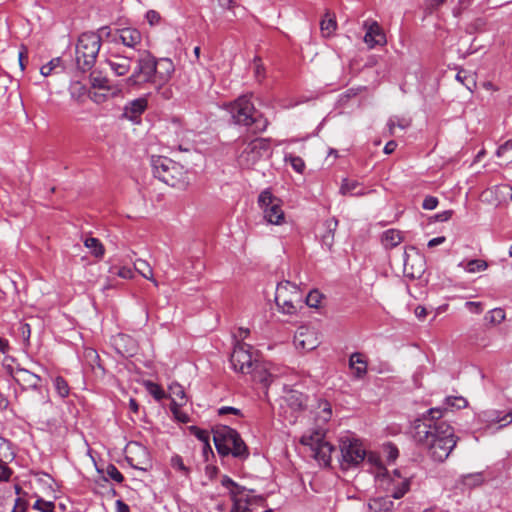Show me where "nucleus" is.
Wrapping results in <instances>:
<instances>
[{"label":"nucleus","instance_id":"aec40b11","mask_svg":"<svg viewBox=\"0 0 512 512\" xmlns=\"http://www.w3.org/2000/svg\"><path fill=\"white\" fill-rule=\"evenodd\" d=\"M118 40L126 47L136 49L142 42L141 32L133 27H125L115 31Z\"/></svg>","mask_w":512,"mask_h":512},{"label":"nucleus","instance_id":"b1692460","mask_svg":"<svg viewBox=\"0 0 512 512\" xmlns=\"http://www.w3.org/2000/svg\"><path fill=\"white\" fill-rule=\"evenodd\" d=\"M147 104L148 102L146 98L141 97L135 99L125 107V115L132 120L136 119L146 110Z\"/></svg>","mask_w":512,"mask_h":512},{"label":"nucleus","instance_id":"49530a36","mask_svg":"<svg viewBox=\"0 0 512 512\" xmlns=\"http://www.w3.org/2000/svg\"><path fill=\"white\" fill-rule=\"evenodd\" d=\"M106 474L117 483H121L124 480L122 473L113 464H109L106 468Z\"/></svg>","mask_w":512,"mask_h":512},{"label":"nucleus","instance_id":"c9c22d12","mask_svg":"<svg viewBox=\"0 0 512 512\" xmlns=\"http://www.w3.org/2000/svg\"><path fill=\"white\" fill-rule=\"evenodd\" d=\"M284 160L285 162L290 163L296 172L303 173L305 169V162L301 157L293 154H288L285 156Z\"/></svg>","mask_w":512,"mask_h":512},{"label":"nucleus","instance_id":"7c9ffc66","mask_svg":"<svg viewBox=\"0 0 512 512\" xmlns=\"http://www.w3.org/2000/svg\"><path fill=\"white\" fill-rule=\"evenodd\" d=\"M85 247H87L91 254L96 258H102L105 252L104 246L102 243L94 237L86 238L84 241Z\"/></svg>","mask_w":512,"mask_h":512},{"label":"nucleus","instance_id":"603ef678","mask_svg":"<svg viewBox=\"0 0 512 512\" xmlns=\"http://www.w3.org/2000/svg\"><path fill=\"white\" fill-rule=\"evenodd\" d=\"M28 508V502L22 497L18 496L14 500V506L10 512H26ZM2 512V511H0Z\"/></svg>","mask_w":512,"mask_h":512},{"label":"nucleus","instance_id":"2eb2a0df","mask_svg":"<svg viewBox=\"0 0 512 512\" xmlns=\"http://www.w3.org/2000/svg\"><path fill=\"white\" fill-rule=\"evenodd\" d=\"M249 374L254 382L260 383L264 388H268L276 377L273 365L259 361H255Z\"/></svg>","mask_w":512,"mask_h":512},{"label":"nucleus","instance_id":"774afa93","mask_svg":"<svg viewBox=\"0 0 512 512\" xmlns=\"http://www.w3.org/2000/svg\"><path fill=\"white\" fill-rule=\"evenodd\" d=\"M117 512H130L129 506L125 504L122 500L116 501Z\"/></svg>","mask_w":512,"mask_h":512},{"label":"nucleus","instance_id":"72a5a7b5","mask_svg":"<svg viewBox=\"0 0 512 512\" xmlns=\"http://www.w3.org/2000/svg\"><path fill=\"white\" fill-rule=\"evenodd\" d=\"M505 317H506V314L503 309L495 308L486 314L485 319L489 323H491L493 325H497V324L502 323L505 320Z\"/></svg>","mask_w":512,"mask_h":512},{"label":"nucleus","instance_id":"e2e57ef3","mask_svg":"<svg viewBox=\"0 0 512 512\" xmlns=\"http://www.w3.org/2000/svg\"><path fill=\"white\" fill-rule=\"evenodd\" d=\"M465 306L473 313L480 314L483 311L481 302L468 301Z\"/></svg>","mask_w":512,"mask_h":512},{"label":"nucleus","instance_id":"13d9d810","mask_svg":"<svg viewBox=\"0 0 512 512\" xmlns=\"http://www.w3.org/2000/svg\"><path fill=\"white\" fill-rule=\"evenodd\" d=\"M438 205V199L434 196H427L425 197L422 207L426 210H433Z\"/></svg>","mask_w":512,"mask_h":512},{"label":"nucleus","instance_id":"a18cd8bd","mask_svg":"<svg viewBox=\"0 0 512 512\" xmlns=\"http://www.w3.org/2000/svg\"><path fill=\"white\" fill-rule=\"evenodd\" d=\"M191 430L193 434L205 444V448H209V451L212 452L211 447L209 445V433L206 430L197 428V427H191Z\"/></svg>","mask_w":512,"mask_h":512},{"label":"nucleus","instance_id":"338daca9","mask_svg":"<svg viewBox=\"0 0 512 512\" xmlns=\"http://www.w3.org/2000/svg\"><path fill=\"white\" fill-rule=\"evenodd\" d=\"M331 415H332L331 407L328 403H325L323 410H322L321 418L323 419V421H328L331 418Z\"/></svg>","mask_w":512,"mask_h":512},{"label":"nucleus","instance_id":"0eeeda50","mask_svg":"<svg viewBox=\"0 0 512 512\" xmlns=\"http://www.w3.org/2000/svg\"><path fill=\"white\" fill-rule=\"evenodd\" d=\"M271 139L256 138L245 144L238 156V163L242 168H252L264 155H271Z\"/></svg>","mask_w":512,"mask_h":512},{"label":"nucleus","instance_id":"58836bf2","mask_svg":"<svg viewBox=\"0 0 512 512\" xmlns=\"http://www.w3.org/2000/svg\"><path fill=\"white\" fill-rule=\"evenodd\" d=\"M54 386H55V389H56L57 393L61 397L64 398V397L69 395L70 389H69L67 381L63 377L57 376L54 379Z\"/></svg>","mask_w":512,"mask_h":512},{"label":"nucleus","instance_id":"79ce46f5","mask_svg":"<svg viewBox=\"0 0 512 512\" xmlns=\"http://www.w3.org/2000/svg\"><path fill=\"white\" fill-rule=\"evenodd\" d=\"M33 508L41 512H54L55 504L52 501H45L42 498H38Z\"/></svg>","mask_w":512,"mask_h":512},{"label":"nucleus","instance_id":"09e8293b","mask_svg":"<svg viewBox=\"0 0 512 512\" xmlns=\"http://www.w3.org/2000/svg\"><path fill=\"white\" fill-rule=\"evenodd\" d=\"M384 450L386 452L387 460L389 462H394L399 456L398 448L392 443L385 444Z\"/></svg>","mask_w":512,"mask_h":512},{"label":"nucleus","instance_id":"f3484780","mask_svg":"<svg viewBox=\"0 0 512 512\" xmlns=\"http://www.w3.org/2000/svg\"><path fill=\"white\" fill-rule=\"evenodd\" d=\"M14 381L22 388V390H37L41 382V377L38 374L18 365L16 367V375Z\"/></svg>","mask_w":512,"mask_h":512},{"label":"nucleus","instance_id":"9d476101","mask_svg":"<svg viewBox=\"0 0 512 512\" xmlns=\"http://www.w3.org/2000/svg\"><path fill=\"white\" fill-rule=\"evenodd\" d=\"M258 205L262 210L264 219L267 223L282 225L285 222L282 201L274 196L269 189H266L259 194Z\"/></svg>","mask_w":512,"mask_h":512},{"label":"nucleus","instance_id":"a211bd4d","mask_svg":"<svg viewBox=\"0 0 512 512\" xmlns=\"http://www.w3.org/2000/svg\"><path fill=\"white\" fill-rule=\"evenodd\" d=\"M252 491H246L244 494L232 497L233 506L231 512H251L249 505L253 503L264 504L265 499L262 496H251Z\"/></svg>","mask_w":512,"mask_h":512},{"label":"nucleus","instance_id":"393cba45","mask_svg":"<svg viewBox=\"0 0 512 512\" xmlns=\"http://www.w3.org/2000/svg\"><path fill=\"white\" fill-rule=\"evenodd\" d=\"M369 512H393L394 502L389 497H378L370 500Z\"/></svg>","mask_w":512,"mask_h":512},{"label":"nucleus","instance_id":"a19ab883","mask_svg":"<svg viewBox=\"0 0 512 512\" xmlns=\"http://www.w3.org/2000/svg\"><path fill=\"white\" fill-rule=\"evenodd\" d=\"M171 466L185 476L189 475V468L184 464L182 457L175 455L171 458Z\"/></svg>","mask_w":512,"mask_h":512},{"label":"nucleus","instance_id":"37998d69","mask_svg":"<svg viewBox=\"0 0 512 512\" xmlns=\"http://www.w3.org/2000/svg\"><path fill=\"white\" fill-rule=\"evenodd\" d=\"M409 125H410L409 120L391 118L388 121L389 133H390V135H394L396 127H399L400 129H406Z\"/></svg>","mask_w":512,"mask_h":512},{"label":"nucleus","instance_id":"69168bd1","mask_svg":"<svg viewBox=\"0 0 512 512\" xmlns=\"http://www.w3.org/2000/svg\"><path fill=\"white\" fill-rule=\"evenodd\" d=\"M452 214H453L452 210H447V211H443V212L437 214L435 216V218L437 221L445 222V221H448L452 217Z\"/></svg>","mask_w":512,"mask_h":512},{"label":"nucleus","instance_id":"4468645a","mask_svg":"<svg viewBox=\"0 0 512 512\" xmlns=\"http://www.w3.org/2000/svg\"><path fill=\"white\" fill-rule=\"evenodd\" d=\"M363 28L366 30L363 40L370 49L386 44L385 33L377 21L366 20L363 23Z\"/></svg>","mask_w":512,"mask_h":512},{"label":"nucleus","instance_id":"473e14b6","mask_svg":"<svg viewBox=\"0 0 512 512\" xmlns=\"http://www.w3.org/2000/svg\"><path fill=\"white\" fill-rule=\"evenodd\" d=\"M459 266L463 267L469 273H475V272L486 270L488 267V264L484 260L473 259V260H469L468 262H466V264H464V262H460Z\"/></svg>","mask_w":512,"mask_h":512},{"label":"nucleus","instance_id":"864d4df0","mask_svg":"<svg viewBox=\"0 0 512 512\" xmlns=\"http://www.w3.org/2000/svg\"><path fill=\"white\" fill-rule=\"evenodd\" d=\"M409 486H410V482L409 480H404L402 483H401V486L399 488H397L393 493H392V497L394 499H400L401 497L404 496V494L409 490Z\"/></svg>","mask_w":512,"mask_h":512},{"label":"nucleus","instance_id":"c03bdc74","mask_svg":"<svg viewBox=\"0 0 512 512\" xmlns=\"http://www.w3.org/2000/svg\"><path fill=\"white\" fill-rule=\"evenodd\" d=\"M485 416L487 418V421L492 424H496V423L504 424L507 422V420H509L508 418H504V415H501V413L496 410L486 412Z\"/></svg>","mask_w":512,"mask_h":512},{"label":"nucleus","instance_id":"412c9836","mask_svg":"<svg viewBox=\"0 0 512 512\" xmlns=\"http://www.w3.org/2000/svg\"><path fill=\"white\" fill-rule=\"evenodd\" d=\"M349 367L355 378L362 379L367 374L368 361L362 353L354 352L349 358Z\"/></svg>","mask_w":512,"mask_h":512},{"label":"nucleus","instance_id":"f257e3e1","mask_svg":"<svg viewBox=\"0 0 512 512\" xmlns=\"http://www.w3.org/2000/svg\"><path fill=\"white\" fill-rule=\"evenodd\" d=\"M442 417V408H431L411 425L415 443L437 462L446 460L457 443L453 427Z\"/></svg>","mask_w":512,"mask_h":512},{"label":"nucleus","instance_id":"0e129e2a","mask_svg":"<svg viewBox=\"0 0 512 512\" xmlns=\"http://www.w3.org/2000/svg\"><path fill=\"white\" fill-rule=\"evenodd\" d=\"M496 190L501 193L505 198L512 199V187L506 184L499 185Z\"/></svg>","mask_w":512,"mask_h":512},{"label":"nucleus","instance_id":"e433bc0d","mask_svg":"<svg viewBox=\"0 0 512 512\" xmlns=\"http://www.w3.org/2000/svg\"><path fill=\"white\" fill-rule=\"evenodd\" d=\"M90 82L95 88L110 89L109 80L106 77H101L99 73L92 72L90 74Z\"/></svg>","mask_w":512,"mask_h":512},{"label":"nucleus","instance_id":"4be33fe9","mask_svg":"<svg viewBox=\"0 0 512 512\" xmlns=\"http://www.w3.org/2000/svg\"><path fill=\"white\" fill-rule=\"evenodd\" d=\"M408 249L414 251L416 254L415 260L417 262V269L414 271V260L410 258V255L406 249L404 252V271L412 278L420 277L421 273L423 272V259L417 253L415 247H409Z\"/></svg>","mask_w":512,"mask_h":512},{"label":"nucleus","instance_id":"6ab92c4d","mask_svg":"<svg viewBox=\"0 0 512 512\" xmlns=\"http://www.w3.org/2000/svg\"><path fill=\"white\" fill-rule=\"evenodd\" d=\"M112 72L117 76H125L131 71L132 59L119 54H111L106 59Z\"/></svg>","mask_w":512,"mask_h":512},{"label":"nucleus","instance_id":"ddd939ff","mask_svg":"<svg viewBox=\"0 0 512 512\" xmlns=\"http://www.w3.org/2000/svg\"><path fill=\"white\" fill-rule=\"evenodd\" d=\"M185 138V129L178 120L168 123L161 132L162 141L171 149L179 151H189L188 147L183 146Z\"/></svg>","mask_w":512,"mask_h":512},{"label":"nucleus","instance_id":"7ed1b4c3","mask_svg":"<svg viewBox=\"0 0 512 512\" xmlns=\"http://www.w3.org/2000/svg\"><path fill=\"white\" fill-rule=\"evenodd\" d=\"M229 112L238 125L253 127L254 133L264 132L269 122L251 101V96L242 95L230 103Z\"/></svg>","mask_w":512,"mask_h":512},{"label":"nucleus","instance_id":"cd10ccee","mask_svg":"<svg viewBox=\"0 0 512 512\" xmlns=\"http://www.w3.org/2000/svg\"><path fill=\"white\" fill-rule=\"evenodd\" d=\"M336 28L337 22L335 16L327 12L320 22V30L323 37L328 38L334 35Z\"/></svg>","mask_w":512,"mask_h":512},{"label":"nucleus","instance_id":"5fc2aeb1","mask_svg":"<svg viewBox=\"0 0 512 512\" xmlns=\"http://www.w3.org/2000/svg\"><path fill=\"white\" fill-rule=\"evenodd\" d=\"M180 407L181 406H170V410L178 421L187 423L189 421V417L180 411Z\"/></svg>","mask_w":512,"mask_h":512},{"label":"nucleus","instance_id":"4d7b16f0","mask_svg":"<svg viewBox=\"0 0 512 512\" xmlns=\"http://www.w3.org/2000/svg\"><path fill=\"white\" fill-rule=\"evenodd\" d=\"M146 19H147L148 23L151 26H154V25H157L160 22L161 16H160V14L157 11L149 10L146 13Z\"/></svg>","mask_w":512,"mask_h":512},{"label":"nucleus","instance_id":"dca6fc26","mask_svg":"<svg viewBox=\"0 0 512 512\" xmlns=\"http://www.w3.org/2000/svg\"><path fill=\"white\" fill-rule=\"evenodd\" d=\"M318 343L316 333L307 327H300L294 336V345L298 349L310 351L315 349Z\"/></svg>","mask_w":512,"mask_h":512},{"label":"nucleus","instance_id":"2f4dec72","mask_svg":"<svg viewBox=\"0 0 512 512\" xmlns=\"http://www.w3.org/2000/svg\"><path fill=\"white\" fill-rule=\"evenodd\" d=\"M221 484L225 488L230 490V496L236 497L237 495L244 494L247 489L243 486L238 485L236 482H234L230 477L223 476L221 479Z\"/></svg>","mask_w":512,"mask_h":512},{"label":"nucleus","instance_id":"9b49d317","mask_svg":"<svg viewBox=\"0 0 512 512\" xmlns=\"http://www.w3.org/2000/svg\"><path fill=\"white\" fill-rule=\"evenodd\" d=\"M301 443L309 446L313 457L323 465H329L334 447L323 439V434L316 431L310 435H303Z\"/></svg>","mask_w":512,"mask_h":512},{"label":"nucleus","instance_id":"c756f323","mask_svg":"<svg viewBox=\"0 0 512 512\" xmlns=\"http://www.w3.org/2000/svg\"><path fill=\"white\" fill-rule=\"evenodd\" d=\"M285 402L294 411L301 410L304 407L303 394L298 391H290L285 396Z\"/></svg>","mask_w":512,"mask_h":512},{"label":"nucleus","instance_id":"f8f14e48","mask_svg":"<svg viewBox=\"0 0 512 512\" xmlns=\"http://www.w3.org/2000/svg\"><path fill=\"white\" fill-rule=\"evenodd\" d=\"M255 361L251 354V346L246 343L238 342L231 353L230 363L234 371L242 374L251 372Z\"/></svg>","mask_w":512,"mask_h":512},{"label":"nucleus","instance_id":"5701e85b","mask_svg":"<svg viewBox=\"0 0 512 512\" xmlns=\"http://www.w3.org/2000/svg\"><path fill=\"white\" fill-rule=\"evenodd\" d=\"M340 193L344 196H363L366 195L368 191L357 180L344 178L340 187Z\"/></svg>","mask_w":512,"mask_h":512},{"label":"nucleus","instance_id":"4c0bfd02","mask_svg":"<svg viewBox=\"0 0 512 512\" xmlns=\"http://www.w3.org/2000/svg\"><path fill=\"white\" fill-rule=\"evenodd\" d=\"M253 65H254V77L257 82L262 83L266 77V70L261 62V58L258 56L255 57L253 60Z\"/></svg>","mask_w":512,"mask_h":512},{"label":"nucleus","instance_id":"de8ad7c7","mask_svg":"<svg viewBox=\"0 0 512 512\" xmlns=\"http://www.w3.org/2000/svg\"><path fill=\"white\" fill-rule=\"evenodd\" d=\"M445 404L450 407L461 409L467 406V400L463 397H447Z\"/></svg>","mask_w":512,"mask_h":512},{"label":"nucleus","instance_id":"c85d7f7f","mask_svg":"<svg viewBox=\"0 0 512 512\" xmlns=\"http://www.w3.org/2000/svg\"><path fill=\"white\" fill-rule=\"evenodd\" d=\"M403 240L402 234L399 230L389 229L382 235V243L386 248H394Z\"/></svg>","mask_w":512,"mask_h":512},{"label":"nucleus","instance_id":"ea45409f","mask_svg":"<svg viewBox=\"0 0 512 512\" xmlns=\"http://www.w3.org/2000/svg\"><path fill=\"white\" fill-rule=\"evenodd\" d=\"M145 386L148 392L156 399L161 400L166 397L165 391L161 388L160 385L148 381L145 383Z\"/></svg>","mask_w":512,"mask_h":512},{"label":"nucleus","instance_id":"3c124183","mask_svg":"<svg viewBox=\"0 0 512 512\" xmlns=\"http://www.w3.org/2000/svg\"><path fill=\"white\" fill-rule=\"evenodd\" d=\"M60 63V59L59 58H55V59H52L49 63L43 65L40 69V72L43 76H49L52 71L59 65Z\"/></svg>","mask_w":512,"mask_h":512},{"label":"nucleus","instance_id":"680f3d73","mask_svg":"<svg viewBox=\"0 0 512 512\" xmlns=\"http://www.w3.org/2000/svg\"><path fill=\"white\" fill-rule=\"evenodd\" d=\"M473 0H459L457 7L454 8V15L459 16L463 10L471 5Z\"/></svg>","mask_w":512,"mask_h":512},{"label":"nucleus","instance_id":"8fccbe9b","mask_svg":"<svg viewBox=\"0 0 512 512\" xmlns=\"http://www.w3.org/2000/svg\"><path fill=\"white\" fill-rule=\"evenodd\" d=\"M321 294L318 291H311L305 298L309 307H318L320 304Z\"/></svg>","mask_w":512,"mask_h":512},{"label":"nucleus","instance_id":"6e6552de","mask_svg":"<svg viewBox=\"0 0 512 512\" xmlns=\"http://www.w3.org/2000/svg\"><path fill=\"white\" fill-rule=\"evenodd\" d=\"M153 174L169 186H176L183 175L182 168L171 159L162 156H152Z\"/></svg>","mask_w":512,"mask_h":512},{"label":"nucleus","instance_id":"052dcab7","mask_svg":"<svg viewBox=\"0 0 512 512\" xmlns=\"http://www.w3.org/2000/svg\"><path fill=\"white\" fill-rule=\"evenodd\" d=\"M115 273L123 279H131L134 276L133 270L128 267H120Z\"/></svg>","mask_w":512,"mask_h":512},{"label":"nucleus","instance_id":"f704fd0d","mask_svg":"<svg viewBox=\"0 0 512 512\" xmlns=\"http://www.w3.org/2000/svg\"><path fill=\"white\" fill-rule=\"evenodd\" d=\"M338 225V221L335 218H331L326 221V227L328 229L327 233L323 235V242L329 247L332 245L334 240V230Z\"/></svg>","mask_w":512,"mask_h":512},{"label":"nucleus","instance_id":"f03ea898","mask_svg":"<svg viewBox=\"0 0 512 512\" xmlns=\"http://www.w3.org/2000/svg\"><path fill=\"white\" fill-rule=\"evenodd\" d=\"M174 71L170 58H157L147 49L138 50L134 68L124 79V85L127 88H142L147 84L161 87L171 79Z\"/></svg>","mask_w":512,"mask_h":512},{"label":"nucleus","instance_id":"bf43d9fd","mask_svg":"<svg viewBox=\"0 0 512 512\" xmlns=\"http://www.w3.org/2000/svg\"><path fill=\"white\" fill-rule=\"evenodd\" d=\"M218 414L220 416L222 415H227V414H233V415H236V416H242V413H241V410L235 408V407H230V406H224V407H221L218 409Z\"/></svg>","mask_w":512,"mask_h":512},{"label":"nucleus","instance_id":"39448f33","mask_svg":"<svg viewBox=\"0 0 512 512\" xmlns=\"http://www.w3.org/2000/svg\"><path fill=\"white\" fill-rule=\"evenodd\" d=\"M101 47V36L94 32L82 33L76 44V64L82 71L90 70Z\"/></svg>","mask_w":512,"mask_h":512},{"label":"nucleus","instance_id":"6e6d98bb","mask_svg":"<svg viewBox=\"0 0 512 512\" xmlns=\"http://www.w3.org/2000/svg\"><path fill=\"white\" fill-rule=\"evenodd\" d=\"M512 150V139L507 140L505 143L500 145L496 151L498 157H504L507 152Z\"/></svg>","mask_w":512,"mask_h":512},{"label":"nucleus","instance_id":"a878e982","mask_svg":"<svg viewBox=\"0 0 512 512\" xmlns=\"http://www.w3.org/2000/svg\"><path fill=\"white\" fill-rule=\"evenodd\" d=\"M169 397L171 398L170 406H183L187 403L184 388L178 383L169 386Z\"/></svg>","mask_w":512,"mask_h":512},{"label":"nucleus","instance_id":"423d86ee","mask_svg":"<svg viewBox=\"0 0 512 512\" xmlns=\"http://www.w3.org/2000/svg\"><path fill=\"white\" fill-rule=\"evenodd\" d=\"M275 303L279 312L296 315L298 309L302 307L303 294L296 284L286 280L276 287Z\"/></svg>","mask_w":512,"mask_h":512},{"label":"nucleus","instance_id":"bb28decb","mask_svg":"<svg viewBox=\"0 0 512 512\" xmlns=\"http://www.w3.org/2000/svg\"><path fill=\"white\" fill-rule=\"evenodd\" d=\"M134 269L145 279L150 280L154 286L158 287V281L153 277V269L146 260L136 259Z\"/></svg>","mask_w":512,"mask_h":512},{"label":"nucleus","instance_id":"20e7f679","mask_svg":"<svg viewBox=\"0 0 512 512\" xmlns=\"http://www.w3.org/2000/svg\"><path fill=\"white\" fill-rule=\"evenodd\" d=\"M213 440L217 452L221 456L233 455L238 458H247L248 448L240 434L229 426H218L213 430Z\"/></svg>","mask_w":512,"mask_h":512},{"label":"nucleus","instance_id":"1a4fd4ad","mask_svg":"<svg viewBox=\"0 0 512 512\" xmlns=\"http://www.w3.org/2000/svg\"><path fill=\"white\" fill-rule=\"evenodd\" d=\"M339 442L342 469L356 467L364 461L366 451L359 440L345 436L341 437Z\"/></svg>","mask_w":512,"mask_h":512}]
</instances>
